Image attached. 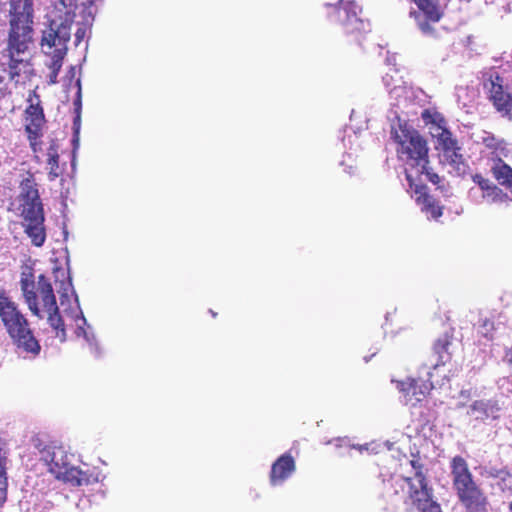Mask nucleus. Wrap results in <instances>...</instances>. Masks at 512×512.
I'll use <instances>...</instances> for the list:
<instances>
[{
	"mask_svg": "<svg viewBox=\"0 0 512 512\" xmlns=\"http://www.w3.org/2000/svg\"><path fill=\"white\" fill-rule=\"evenodd\" d=\"M296 469L293 457L285 453L281 455L271 467L269 481L272 486L282 485L288 478L292 476Z\"/></svg>",
	"mask_w": 512,
	"mask_h": 512,
	"instance_id": "obj_16",
	"label": "nucleus"
},
{
	"mask_svg": "<svg viewBox=\"0 0 512 512\" xmlns=\"http://www.w3.org/2000/svg\"><path fill=\"white\" fill-rule=\"evenodd\" d=\"M475 142L478 144H483L485 147L498 150L499 143L496 141L495 137L486 131H482L475 136Z\"/></svg>",
	"mask_w": 512,
	"mask_h": 512,
	"instance_id": "obj_27",
	"label": "nucleus"
},
{
	"mask_svg": "<svg viewBox=\"0 0 512 512\" xmlns=\"http://www.w3.org/2000/svg\"><path fill=\"white\" fill-rule=\"evenodd\" d=\"M473 181L477 184V187L470 189V196L475 202H487L492 204L507 201V194L503 193L501 189L493 185L488 179L476 174L473 177Z\"/></svg>",
	"mask_w": 512,
	"mask_h": 512,
	"instance_id": "obj_15",
	"label": "nucleus"
},
{
	"mask_svg": "<svg viewBox=\"0 0 512 512\" xmlns=\"http://www.w3.org/2000/svg\"><path fill=\"white\" fill-rule=\"evenodd\" d=\"M451 344H452L451 339L448 335H443V336L439 337L436 340V342L434 343L433 350H434V353L438 357L437 362L433 365L434 370H437L440 366L445 365V363L450 360Z\"/></svg>",
	"mask_w": 512,
	"mask_h": 512,
	"instance_id": "obj_20",
	"label": "nucleus"
},
{
	"mask_svg": "<svg viewBox=\"0 0 512 512\" xmlns=\"http://www.w3.org/2000/svg\"><path fill=\"white\" fill-rule=\"evenodd\" d=\"M81 99L79 98L77 101H75V105H80Z\"/></svg>",
	"mask_w": 512,
	"mask_h": 512,
	"instance_id": "obj_39",
	"label": "nucleus"
},
{
	"mask_svg": "<svg viewBox=\"0 0 512 512\" xmlns=\"http://www.w3.org/2000/svg\"><path fill=\"white\" fill-rule=\"evenodd\" d=\"M510 511L512 512V502L510 503Z\"/></svg>",
	"mask_w": 512,
	"mask_h": 512,
	"instance_id": "obj_40",
	"label": "nucleus"
},
{
	"mask_svg": "<svg viewBox=\"0 0 512 512\" xmlns=\"http://www.w3.org/2000/svg\"><path fill=\"white\" fill-rule=\"evenodd\" d=\"M460 150L461 148L458 143L441 150L443 159L457 171L464 169L463 157Z\"/></svg>",
	"mask_w": 512,
	"mask_h": 512,
	"instance_id": "obj_23",
	"label": "nucleus"
},
{
	"mask_svg": "<svg viewBox=\"0 0 512 512\" xmlns=\"http://www.w3.org/2000/svg\"><path fill=\"white\" fill-rule=\"evenodd\" d=\"M383 82L384 85L389 88L390 97L395 100V105H405L414 94L413 89L405 85L400 77L395 79L394 75L386 73L383 77Z\"/></svg>",
	"mask_w": 512,
	"mask_h": 512,
	"instance_id": "obj_17",
	"label": "nucleus"
},
{
	"mask_svg": "<svg viewBox=\"0 0 512 512\" xmlns=\"http://www.w3.org/2000/svg\"><path fill=\"white\" fill-rule=\"evenodd\" d=\"M427 376V380L422 378H407L405 381L396 382L397 388L403 393L406 403H410L413 406L416 405L418 402L422 401L433 388V384L430 382V378L433 376L432 373L427 372Z\"/></svg>",
	"mask_w": 512,
	"mask_h": 512,
	"instance_id": "obj_14",
	"label": "nucleus"
},
{
	"mask_svg": "<svg viewBox=\"0 0 512 512\" xmlns=\"http://www.w3.org/2000/svg\"><path fill=\"white\" fill-rule=\"evenodd\" d=\"M432 137L436 139V148L440 151L458 143L448 129H440L438 127L433 132Z\"/></svg>",
	"mask_w": 512,
	"mask_h": 512,
	"instance_id": "obj_25",
	"label": "nucleus"
},
{
	"mask_svg": "<svg viewBox=\"0 0 512 512\" xmlns=\"http://www.w3.org/2000/svg\"><path fill=\"white\" fill-rule=\"evenodd\" d=\"M9 30L7 42L19 46L33 42L34 2L33 0H9Z\"/></svg>",
	"mask_w": 512,
	"mask_h": 512,
	"instance_id": "obj_7",
	"label": "nucleus"
},
{
	"mask_svg": "<svg viewBox=\"0 0 512 512\" xmlns=\"http://www.w3.org/2000/svg\"><path fill=\"white\" fill-rule=\"evenodd\" d=\"M414 475L392 476L383 482V497L392 507H397L400 500L404 501L408 510L418 512H442L440 504L434 500L433 489L428 485L425 475L411 461Z\"/></svg>",
	"mask_w": 512,
	"mask_h": 512,
	"instance_id": "obj_2",
	"label": "nucleus"
},
{
	"mask_svg": "<svg viewBox=\"0 0 512 512\" xmlns=\"http://www.w3.org/2000/svg\"><path fill=\"white\" fill-rule=\"evenodd\" d=\"M94 2H95V0H86V4H87L88 6L93 5V4H94Z\"/></svg>",
	"mask_w": 512,
	"mask_h": 512,
	"instance_id": "obj_38",
	"label": "nucleus"
},
{
	"mask_svg": "<svg viewBox=\"0 0 512 512\" xmlns=\"http://www.w3.org/2000/svg\"><path fill=\"white\" fill-rule=\"evenodd\" d=\"M43 278L50 286H52L51 281L44 274H40L37 278V282L35 281V292L38 296V301L41 303V292H40V280Z\"/></svg>",
	"mask_w": 512,
	"mask_h": 512,
	"instance_id": "obj_32",
	"label": "nucleus"
},
{
	"mask_svg": "<svg viewBox=\"0 0 512 512\" xmlns=\"http://www.w3.org/2000/svg\"><path fill=\"white\" fill-rule=\"evenodd\" d=\"M65 56H53L51 57V62L49 64L50 74H49V84H56L57 77L61 70L63 60Z\"/></svg>",
	"mask_w": 512,
	"mask_h": 512,
	"instance_id": "obj_26",
	"label": "nucleus"
},
{
	"mask_svg": "<svg viewBox=\"0 0 512 512\" xmlns=\"http://www.w3.org/2000/svg\"><path fill=\"white\" fill-rule=\"evenodd\" d=\"M346 439L338 438L335 440L336 447H342L344 444H346Z\"/></svg>",
	"mask_w": 512,
	"mask_h": 512,
	"instance_id": "obj_36",
	"label": "nucleus"
},
{
	"mask_svg": "<svg viewBox=\"0 0 512 512\" xmlns=\"http://www.w3.org/2000/svg\"><path fill=\"white\" fill-rule=\"evenodd\" d=\"M20 289L24 302L30 312L39 319L47 315V321L51 328L55 330L56 336L64 341L66 331L64 321L60 315L57 305L56 296L53 287L50 286L43 278L40 280L41 303L38 301L35 292V276L32 270L23 271L20 277Z\"/></svg>",
	"mask_w": 512,
	"mask_h": 512,
	"instance_id": "obj_4",
	"label": "nucleus"
},
{
	"mask_svg": "<svg viewBox=\"0 0 512 512\" xmlns=\"http://www.w3.org/2000/svg\"><path fill=\"white\" fill-rule=\"evenodd\" d=\"M485 89L490 93V98L496 109L503 116L512 119V94L503 92V79L496 71L489 74V78L484 83Z\"/></svg>",
	"mask_w": 512,
	"mask_h": 512,
	"instance_id": "obj_13",
	"label": "nucleus"
},
{
	"mask_svg": "<svg viewBox=\"0 0 512 512\" xmlns=\"http://www.w3.org/2000/svg\"><path fill=\"white\" fill-rule=\"evenodd\" d=\"M32 43L23 42L17 46L12 42H7L9 78L15 83H18L21 79H30L34 75L33 64L30 57H27Z\"/></svg>",
	"mask_w": 512,
	"mask_h": 512,
	"instance_id": "obj_11",
	"label": "nucleus"
},
{
	"mask_svg": "<svg viewBox=\"0 0 512 512\" xmlns=\"http://www.w3.org/2000/svg\"><path fill=\"white\" fill-rule=\"evenodd\" d=\"M52 507V503L49 501L41 500L39 503H35V507L33 508V511H31L29 508L26 510V512H48V510Z\"/></svg>",
	"mask_w": 512,
	"mask_h": 512,
	"instance_id": "obj_30",
	"label": "nucleus"
},
{
	"mask_svg": "<svg viewBox=\"0 0 512 512\" xmlns=\"http://www.w3.org/2000/svg\"><path fill=\"white\" fill-rule=\"evenodd\" d=\"M20 193L18 196L19 203L26 202H39L41 201L38 184L35 180L34 174L27 172L19 185Z\"/></svg>",
	"mask_w": 512,
	"mask_h": 512,
	"instance_id": "obj_18",
	"label": "nucleus"
},
{
	"mask_svg": "<svg viewBox=\"0 0 512 512\" xmlns=\"http://www.w3.org/2000/svg\"><path fill=\"white\" fill-rule=\"evenodd\" d=\"M59 146L57 140L52 139L47 149V164L49 166V177L53 180L60 175L59 169Z\"/></svg>",
	"mask_w": 512,
	"mask_h": 512,
	"instance_id": "obj_21",
	"label": "nucleus"
},
{
	"mask_svg": "<svg viewBox=\"0 0 512 512\" xmlns=\"http://www.w3.org/2000/svg\"><path fill=\"white\" fill-rule=\"evenodd\" d=\"M0 320L16 351L30 359L40 355L41 345L29 320L19 305L2 288H0Z\"/></svg>",
	"mask_w": 512,
	"mask_h": 512,
	"instance_id": "obj_3",
	"label": "nucleus"
},
{
	"mask_svg": "<svg viewBox=\"0 0 512 512\" xmlns=\"http://www.w3.org/2000/svg\"><path fill=\"white\" fill-rule=\"evenodd\" d=\"M500 407L496 401L493 400H479L475 401L468 411V414L478 420H486L489 418L495 419L498 417Z\"/></svg>",
	"mask_w": 512,
	"mask_h": 512,
	"instance_id": "obj_19",
	"label": "nucleus"
},
{
	"mask_svg": "<svg viewBox=\"0 0 512 512\" xmlns=\"http://www.w3.org/2000/svg\"><path fill=\"white\" fill-rule=\"evenodd\" d=\"M58 4L62 7H77L76 0H58Z\"/></svg>",
	"mask_w": 512,
	"mask_h": 512,
	"instance_id": "obj_34",
	"label": "nucleus"
},
{
	"mask_svg": "<svg viewBox=\"0 0 512 512\" xmlns=\"http://www.w3.org/2000/svg\"><path fill=\"white\" fill-rule=\"evenodd\" d=\"M29 105L24 110L25 132L30 148L38 159L37 153L41 151L43 127L46 123L45 114L39 96L33 90L28 98Z\"/></svg>",
	"mask_w": 512,
	"mask_h": 512,
	"instance_id": "obj_9",
	"label": "nucleus"
},
{
	"mask_svg": "<svg viewBox=\"0 0 512 512\" xmlns=\"http://www.w3.org/2000/svg\"><path fill=\"white\" fill-rule=\"evenodd\" d=\"M422 119L426 125H429V132L433 136V132L436 128L447 129L446 122L443 116L432 110H424L422 112Z\"/></svg>",
	"mask_w": 512,
	"mask_h": 512,
	"instance_id": "obj_24",
	"label": "nucleus"
},
{
	"mask_svg": "<svg viewBox=\"0 0 512 512\" xmlns=\"http://www.w3.org/2000/svg\"><path fill=\"white\" fill-rule=\"evenodd\" d=\"M75 9L76 7H62L59 4L54 6L39 43L45 55L66 56L71 27L76 17Z\"/></svg>",
	"mask_w": 512,
	"mask_h": 512,
	"instance_id": "obj_5",
	"label": "nucleus"
},
{
	"mask_svg": "<svg viewBox=\"0 0 512 512\" xmlns=\"http://www.w3.org/2000/svg\"><path fill=\"white\" fill-rule=\"evenodd\" d=\"M423 174H426L427 178H428L431 182H433V183H435V184L439 182V176H438L437 174L430 173V172L428 171V168L426 167V170H425L424 172H417V169H414V170H413V179H414V182H415L416 184H418V183L416 182L415 177H418V176L423 175Z\"/></svg>",
	"mask_w": 512,
	"mask_h": 512,
	"instance_id": "obj_31",
	"label": "nucleus"
},
{
	"mask_svg": "<svg viewBox=\"0 0 512 512\" xmlns=\"http://www.w3.org/2000/svg\"><path fill=\"white\" fill-rule=\"evenodd\" d=\"M494 331V323L489 319L482 320L481 324L478 327V333L487 339H492Z\"/></svg>",
	"mask_w": 512,
	"mask_h": 512,
	"instance_id": "obj_28",
	"label": "nucleus"
},
{
	"mask_svg": "<svg viewBox=\"0 0 512 512\" xmlns=\"http://www.w3.org/2000/svg\"><path fill=\"white\" fill-rule=\"evenodd\" d=\"M397 121L391 125V136L396 144L399 160L405 163L406 179L409 183L408 191L415 199L421 211L428 219L437 220L442 216L443 207L427 193V188L416 184L413 179V170L424 172L428 164V147L424 138L410 126L396 116Z\"/></svg>",
	"mask_w": 512,
	"mask_h": 512,
	"instance_id": "obj_1",
	"label": "nucleus"
},
{
	"mask_svg": "<svg viewBox=\"0 0 512 512\" xmlns=\"http://www.w3.org/2000/svg\"><path fill=\"white\" fill-rule=\"evenodd\" d=\"M326 9L329 22L339 25L344 33L356 34L369 30V23L360 16L361 7L353 0H338Z\"/></svg>",
	"mask_w": 512,
	"mask_h": 512,
	"instance_id": "obj_8",
	"label": "nucleus"
},
{
	"mask_svg": "<svg viewBox=\"0 0 512 512\" xmlns=\"http://www.w3.org/2000/svg\"><path fill=\"white\" fill-rule=\"evenodd\" d=\"M50 471L55 477L71 486H87L98 481L97 476L78 467L63 464L60 466L54 459L51 460Z\"/></svg>",
	"mask_w": 512,
	"mask_h": 512,
	"instance_id": "obj_12",
	"label": "nucleus"
},
{
	"mask_svg": "<svg viewBox=\"0 0 512 512\" xmlns=\"http://www.w3.org/2000/svg\"><path fill=\"white\" fill-rule=\"evenodd\" d=\"M85 35H86V29L84 27L78 28L75 33V44L79 45L83 41Z\"/></svg>",
	"mask_w": 512,
	"mask_h": 512,
	"instance_id": "obj_33",
	"label": "nucleus"
},
{
	"mask_svg": "<svg viewBox=\"0 0 512 512\" xmlns=\"http://www.w3.org/2000/svg\"><path fill=\"white\" fill-rule=\"evenodd\" d=\"M493 175L500 185L506 186L512 192V169L499 160L492 168Z\"/></svg>",
	"mask_w": 512,
	"mask_h": 512,
	"instance_id": "obj_22",
	"label": "nucleus"
},
{
	"mask_svg": "<svg viewBox=\"0 0 512 512\" xmlns=\"http://www.w3.org/2000/svg\"><path fill=\"white\" fill-rule=\"evenodd\" d=\"M18 210L25 233L34 246L41 247L46 240L45 214L42 201L19 203Z\"/></svg>",
	"mask_w": 512,
	"mask_h": 512,
	"instance_id": "obj_10",
	"label": "nucleus"
},
{
	"mask_svg": "<svg viewBox=\"0 0 512 512\" xmlns=\"http://www.w3.org/2000/svg\"><path fill=\"white\" fill-rule=\"evenodd\" d=\"M506 360L512 364V348L505 355Z\"/></svg>",
	"mask_w": 512,
	"mask_h": 512,
	"instance_id": "obj_37",
	"label": "nucleus"
},
{
	"mask_svg": "<svg viewBox=\"0 0 512 512\" xmlns=\"http://www.w3.org/2000/svg\"><path fill=\"white\" fill-rule=\"evenodd\" d=\"M470 90L467 87H457L456 89V97L459 101V103H462L463 106H466L468 103V100L466 98L469 97ZM473 94V91H471Z\"/></svg>",
	"mask_w": 512,
	"mask_h": 512,
	"instance_id": "obj_29",
	"label": "nucleus"
},
{
	"mask_svg": "<svg viewBox=\"0 0 512 512\" xmlns=\"http://www.w3.org/2000/svg\"><path fill=\"white\" fill-rule=\"evenodd\" d=\"M453 486L460 502L468 512H485L487 498L474 482L466 461L456 456L451 461Z\"/></svg>",
	"mask_w": 512,
	"mask_h": 512,
	"instance_id": "obj_6",
	"label": "nucleus"
},
{
	"mask_svg": "<svg viewBox=\"0 0 512 512\" xmlns=\"http://www.w3.org/2000/svg\"><path fill=\"white\" fill-rule=\"evenodd\" d=\"M371 445L372 444L358 445V446H352V448L358 449L360 452H362L363 450H369Z\"/></svg>",
	"mask_w": 512,
	"mask_h": 512,
	"instance_id": "obj_35",
	"label": "nucleus"
}]
</instances>
